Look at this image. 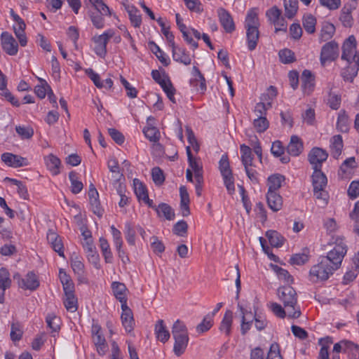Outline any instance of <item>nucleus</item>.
I'll return each instance as SVG.
<instances>
[{
    "label": "nucleus",
    "instance_id": "nucleus-1",
    "mask_svg": "<svg viewBox=\"0 0 359 359\" xmlns=\"http://www.w3.org/2000/svg\"><path fill=\"white\" fill-rule=\"evenodd\" d=\"M278 296L287 311L288 317L297 318L301 315L300 309L297 306V294L290 285L282 286L278 289Z\"/></svg>",
    "mask_w": 359,
    "mask_h": 359
},
{
    "label": "nucleus",
    "instance_id": "nucleus-2",
    "mask_svg": "<svg viewBox=\"0 0 359 359\" xmlns=\"http://www.w3.org/2000/svg\"><path fill=\"white\" fill-rule=\"evenodd\" d=\"M244 26L246 29L248 48L252 51L256 48L259 37V22L256 8H252L248 11Z\"/></svg>",
    "mask_w": 359,
    "mask_h": 359
},
{
    "label": "nucleus",
    "instance_id": "nucleus-3",
    "mask_svg": "<svg viewBox=\"0 0 359 359\" xmlns=\"http://www.w3.org/2000/svg\"><path fill=\"white\" fill-rule=\"evenodd\" d=\"M172 334L175 340L173 352L176 356L180 357L185 352L189 344L187 327L182 321L177 320L172 327Z\"/></svg>",
    "mask_w": 359,
    "mask_h": 359
},
{
    "label": "nucleus",
    "instance_id": "nucleus-4",
    "mask_svg": "<svg viewBox=\"0 0 359 359\" xmlns=\"http://www.w3.org/2000/svg\"><path fill=\"white\" fill-rule=\"evenodd\" d=\"M337 269L329 263L328 259L320 256L318 262L313 265L309 271L310 280L313 283L326 280Z\"/></svg>",
    "mask_w": 359,
    "mask_h": 359
},
{
    "label": "nucleus",
    "instance_id": "nucleus-5",
    "mask_svg": "<svg viewBox=\"0 0 359 359\" xmlns=\"http://www.w3.org/2000/svg\"><path fill=\"white\" fill-rule=\"evenodd\" d=\"M311 177L314 196L318 199H323L325 203L327 204V193L325 191L327 183L326 175L322 172L321 169H316L313 170Z\"/></svg>",
    "mask_w": 359,
    "mask_h": 359
},
{
    "label": "nucleus",
    "instance_id": "nucleus-6",
    "mask_svg": "<svg viewBox=\"0 0 359 359\" xmlns=\"http://www.w3.org/2000/svg\"><path fill=\"white\" fill-rule=\"evenodd\" d=\"M332 337H326L319 339L318 344L321 346L318 359H330L329 345L332 344ZM346 344L344 341H339L334 345L333 354L332 359H340L339 353L342 351L343 346Z\"/></svg>",
    "mask_w": 359,
    "mask_h": 359
},
{
    "label": "nucleus",
    "instance_id": "nucleus-7",
    "mask_svg": "<svg viewBox=\"0 0 359 359\" xmlns=\"http://www.w3.org/2000/svg\"><path fill=\"white\" fill-rule=\"evenodd\" d=\"M219 168L223 177L224 185L230 194L235 191L234 179L230 168L229 158L226 155H222L219 162Z\"/></svg>",
    "mask_w": 359,
    "mask_h": 359
},
{
    "label": "nucleus",
    "instance_id": "nucleus-8",
    "mask_svg": "<svg viewBox=\"0 0 359 359\" xmlns=\"http://www.w3.org/2000/svg\"><path fill=\"white\" fill-rule=\"evenodd\" d=\"M114 36L111 29L106 30L102 34L95 36L92 40L95 43L94 51L100 57L104 58L107 55V45L110 39Z\"/></svg>",
    "mask_w": 359,
    "mask_h": 359
},
{
    "label": "nucleus",
    "instance_id": "nucleus-9",
    "mask_svg": "<svg viewBox=\"0 0 359 359\" xmlns=\"http://www.w3.org/2000/svg\"><path fill=\"white\" fill-rule=\"evenodd\" d=\"M347 251L346 245L341 241L337 243L326 256H322L323 258H327L329 263L331 264L335 269H338L341 264L342 259Z\"/></svg>",
    "mask_w": 359,
    "mask_h": 359
},
{
    "label": "nucleus",
    "instance_id": "nucleus-10",
    "mask_svg": "<svg viewBox=\"0 0 359 359\" xmlns=\"http://www.w3.org/2000/svg\"><path fill=\"white\" fill-rule=\"evenodd\" d=\"M328 157L327 152L319 147L313 148L309 155L308 160L313 170L321 169L322 164Z\"/></svg>",
    "mask_w": 359,
    "mask_h": 359
},
{
    "label": "nucleus",
    "instance_id": "nucleus-11",
    "mask_svg": "<svg viewBox=\"0 0 359 359\" xmlns=\"http://www.w3.org/2000/svg\"><path fill=\"white\" fill-rule=\"evenodd\" d=\"M356 45L357 42L355 36L353 35L349 36L342 46L341 59L346 60L349 63L354 61V55L358 53L356 51Z\"/></svg>",
    "mask_w": 359,
    "mask_h": 359
},
{
    "label": "nucleus",
    "instance_id": "nucleus-12",
    "mask_svg": "<svg viewBox=\"0 0 359 359\" xmlns=\"http://www.w3.org/2000/svg\"><path fill=\"white\" fill-rule=\"evenodd\" d=\"M1 47L9 55H15L18 51V44L13 36L7 32L1 35Z\"/></svg>",
    "mask_w": 359,
    "mask_h": 359
},
{
    "label": "nucleus",
    "instance_id": "nucleus-13",
    "mask_svg": "<svg viewBox=\"0 0 359 359\" xmlns=\"http://www.w3.org/2000/svg\"><path fill=\"white\" fill-rule=\"evenodd\" d=\"M339 46L334 41L326 43L321 49L320 61L324 63L325 61L333 60L338 55Z\"/></svg>",
    "mask_w": 359,
    "mask_h": 359
},
{
    "label": "nucleus",
    "instance_id": "nucleus-14",
    "mask_svg": "<svg viewBox=\"0 0 359 359\" xmlns=\"http://www.w3.org/2000/svg\"><path fill=\"white\" fill-rule=\"evenodd\" d=\"M18 279V285L24 290H35L39 286V281L33 272H29L24 278L20 275H15L14 279Z\"/></svg>",
    "mask_w": 359,
    "mask_h": 359
},
{
    "label": "nucleus",
    "instance_id": "nucleus-15",
    "mask_svg": "<svg viewBox=\"0 0 359 359\" xmlns=\"http://www.w3.org/2000/svg\"><path fill=\"white\" fill-rule=\"evenodd\" d=\"M217 14L219 17L221 25L227 33H231L235 30V24L232 16L226 9L219 8L217 10Z\"/></svg>",
    "mask_w": 359,
    "mask_h": 359
},
{
    "label": "nucleus",
    "instance_id": "nucleus-16",
    "mask_svg": "<svg viewBox=\"0 0 359 359\" xmlns=\"http://www.w3.org/2000/svg\"><path fill=\"white\" fill-rule=\"evenodd\" d=\"M1 160L7 165L13 168H20L29 164L26 158L11 153H4L1 155Z\"/></svg>",
    "mask_w": 359,
    "mask_h": 359
},
{
    "label": "nucleus",
    "instance_id": "nucleus-17",
    "mask_svg": "<svg viewBox=\"0 0 359 359\" xmlns=\"http://www.w3.org/2000/svg\"><path fill=\"white\" fill-rule=\"evenodd\" d=\"M187 154L188 158V163L189 167L194 172L195 179H202L203 176V165L200 159L195 158L191 153L190 146H187L186 148Z\"/></svg>",
    "mask_w": 359,
    "mask_h": 359
},
{
    "label": "nucleus",
    "instance_id": "nucleus-18",
    "mask_svg": "<svg viewBox=\"0 0 359 359\" xmlns=\"http://www.w3.org/2000/svg\"><path fill=\"white\" fill-rule=\"evenodd\" d=\"M121 309L122 313L121 318L123 326L126 332H130L133 330L135 325L133 312L128 305L125 304L121 305Z\"/></svg>",
    "mask_w": 359,
    "mask_h": 359
},
{
    "label": "nucleus",
    "instance_id": "nucleus-19",
    "mask_svg": "<svg viewBox=\"0 0 359 359\" xmlns=\"http://www.w3.org/2000/svg\"><path fill=\"white\" fill-rule=\"evenodd\" d=\"M44 162L47 169L53 175L55 176L60 173L62 163L57 156L53 154H50L44 157Z\"/></svg>",
    "mask_w": 359,
    "mask_h": 359
},
{
    "label": "nucleus",
    "instance_id": "nucleus-20",
    "mask_svg": "<svg viewBox=\"0 0 359 359\" xmlns=\"http://www.w3.org/2000/svg\"><path fill=\"white\" fill-rule=\"evenodd\" d=\"M302 87L304 93L309 95L314 89L315 76L310 70L305 69L302 74Z\"/></svg>",
    "mask_w": 359,
    "mask_h": 359
},
{
    "label": "nucleus",
    "instance_id": "nucleus-21",
    "mask_svg": "<svg viewBox=\"0 0 359 359\" xmlns=\"http://www.w3.org/2000/svg\"><path fill=\"white\" fill-rule=\"evenodd\" d=\"M11 285L10 273L8 271L2 267L0 269V304L4 302L5 291Z\"/></svg>",
    "mask_w": 359,
    "mask_h": 359
},
{
    "label": "nucleus",
    "instance_id": "nucleus-22",
    "mask_svg": "<svg viewBox=\"0 0 359 359\" xmlns=\"http://www.w3.org/2000/svg\"><path fill=\"white\" fill-rule=\"evenodd\" d=\"M47 239L59 256L65 257L64 246L61 238L56 233L50 231L47 234Z\"/></svg>",
    "mask_w": 359,
    "mask_h": 359
},
{
    "label": "nucleus",
    "instance_id": "nucleus-23",
    "mask_svg": "<svg viewBox=\"0 0 359 359\" xmlns=\"http://www.w3.org/2000/svg\"><path fill=\"white\" fill-rule=\"evenodd\" d=\"M170 47L172 48V57L174 60L185 65L191 64V59L184 48L176 46L175 43H174V46Z\"/></svg>",
    "mask_w": 359,
    "mask_h": 359
},
{
    "label": "nucleus",
    "instance_id": "nucleus-24",
    "mask_svg": "<svg viewBox=\"0 0 359 359\" xmlns=\"http://www.w3.org/2000/svg\"><path fill=\"white\" fill-rule=\"evenodd\" d=\"M154 333L156 339L163 343L168 341L170 337V334L163 320H158L156 323Z\"/></svg>",
    "mask_w": 359,
    "mask_h": 359
},
{
    "label": "nucleus",
    "instance_id": "nucleus-25",
    "mask_svg": "<svg viewBox=\"0 0 359 359\" xmlns=\"http://www.w3.org/2000/svg\"><path fill=\"white\" fill-rule=\"evenodd\" d=\"M111 289L115 297L123 304H127L126 292L128 291L125 284L120 282H113L111 283Z\"/></svg>",
    "mask_w": 359,
    "mask_h": 359
},
{
    "label": "nucleus",
    "instance_id": "nucleus-26",
    "mask_svg": "<svg viewBox=\"0 0 359 359\" xmlns=\"http://www.w3.org/2000/svg\"><path fill=\"white\" fill-rule=\"evenodd\" d=\"M304 146L300 138L297 135H292L287 145V151L292 156H298L303 151Z\"/></svg>",
    "mask_w": 359,
    "mask_h": 359
},
{
    "label": "nucleus",
    "instance_id": "nucleus-27",
    "mask_svg": "<svg viewBox=\"0 0 359 359\" xmlns=\"http://www.w3.org/2000/svg\"><path fill=\"white\" fill-rule=\"evenodd\" d=\"M266 201L269 208L274 212L280 210L283 206L282 197L278 192H267Z\"/></svg>",
    "mask_w": 359,
    "mask_h": 359
},
{
    "label": "nucleus",
    "instance_id": "nucleus-28",
    "mask_svg": "<svg viewBox=\"0 0 359 359\" xmlns=\"http://www.w3.org/2000/svg\"><path fill=\"white\" fill-rule=\"evenodd\" d=\"M330 152L333 158L337 159L341 154L343 149L342 137L340 135H334L331 139Z\"/></svg>",
    "mask_w": 359,
    "mask_h": 359
},
{
    "label": "nucleus",
    "instance_id": "nucleus-29",
    "mask_svg": "<svg viewBox=\"0 0 359 359\" xmlns=\"http://www.w3.org/2000/svg\"><path fill=\"white\" fill-rule=\"evenodd\" d=\"M285 181V177L280 174H273L268 177V192H277Z\"/></svg>",
    "mask_w": 359,
    "mask_h": 359
},
{
    "label": "nucleus",
    "instance_id": "nucleus-30",
    "mask_svg": "<svg viewBox=\"0 0 359 359\" xmlns=\"http://www.w3.org/2000/svg\"><path fill=\"white\" fill-rule=\"evenodd\" d=\"M272 154L276 157H280V160L283 163H287L290 162V157L288 156H283L284 154L285 148L282 142L276 140L273 142L271 149Z\"/></svg>",
    "mask_w": 359,
    "mask_h": 359
},
{
    "label": "nucleus",
    "instance_id": "nucleus-31",
    "mask_svg": "<svg viewBox=\"0 0 359 359\" xmlns=\"http://www.w3.org/2000/svg\"><path fill=\"white\" fill-rule=\"evenodd\" d=\"M241 159L243 166L254 165V156L250 147L245 144H241L240 147Z\"/></svg>",
    "mask_w": 359,
    "mask_h": 359
},
{
    "label": "nucleus",
    "instance_id": "nucleus-32",
    "mask_svg": "<svg viewBox=\"0 0 359 359\" xmlns=\"http://www.w3.org/2000/svg\"><path fill=\"white\" fill-rule=\"evenodd\" d=\"M126 8L132 25L135 27H140L142 24V16L140 11L134 6H128Z\"/></svg>",
    "mask_w": 359,
    "mask_h": 359
},
{
    "label": "nucleus",
    "instance_id": "nucleus-33",
    "mask_svg": "<svg viewBox=\"0 0 359 359\" xmlns=\"http://www.w3.org/2000/svg\"><path fill=\"white\" fill-rule=\"evenodd\" d=\"M69 179L71 182L72 193L74 194L80 193L83 188V184L82 182L79 180V173L75 171H71L69 173Z\"/></svg>",
    "mask_w": 359,
    "mask_h": 359
},
{
    "label": "nucleus",
    "instance_id": "nucleus-34",
    "mask_svg": "<svg viewBox=\"0 0 359 359\" xmlns=\"http://www.w3.org/2000/svg\"><path fill=\"white\" fill-rule=\"evenodd\" d=\"M232 322L233 312L230 310H228L225 312L219 326L220 331L224 332L226 336H229L231 334Z\"/></svg>",
    "mask_w": 359,
    "mask_h": 359
},
{
    "label": "nucleus",
    "instance_id": "nucleus-35",
    "mask_svg": "<svg viewBox=\"0 0 359 359\" xmlns=\"http://www.w3.org/2000/svg\"><path fill=\"white\" fill-rule=\"evenodd\" d=\"M156 213L159 217L163 216L168 220L174 219L175 216L172 207L165 203H161L158 205Z\"/></svg>",
    "mask_w": 359,
    "mask_h": 359
},
{
    "label": "nucleus",
    "instance_id": "nucleus-36",
    "mask_svg": "<svg viewBox=\"0 0 359 359\" xmlns=\"http://www.w3.org/2000/svg\"><path fill=\"white\" fill-rule=\"evenodd\" d=\"M269 243L275 248L281 247L283 245L284 238L276 231L270 230L266 233Z\"/></svg>",
    "mask_w": 359,
    "mask_h": 359
},
{
    "label": "nucleus",
    "instance_id": "nucleus-37",
    "mask_svg": "<svg viewBox=\"0 0 359 359\" xmlns=\"http://www.w3.org/2000/svg\"><path fill=\"white\" fill-rule=\"evenodd\" d=\"M285 15L292 19L297 13L298 10L297 0H284Z\"/></svg>",
    "mask_w": 359,
    "mask_h": 359
},
{
    "label": "nucleus",
    "instance_id": "nucleus-38",
    "mask_svg": "<svg viewBox=\"0 0 359 359\" xmlns=\"http://www.w3.org/2000/svg\"><path fill=\"white\" fill-rule=\"evenodd\" d=\"M71 266L76 275H82L85 271L84 264L77 254L73 253L71 257Z\"/></svg>",
    "mask_w": 359,
    "mask_h": 359
},
{
    "label": "nucleus",
    "instance_id": "nucleus-39",
    "mask_svg": "<svg viewBox=\"0 0 359 359\" xmlns=\"http://www.w3.org/2000/svg\"><path fill=\"white\" fill-rule=\"evenodd\" d=\"M89 16L93 25L97 29H102L104 27V20L103 16H105L101 11L95 10V11H89ZM106 16H107L106 15Z\"/></svg>",
    "mask_w": 359,
    "mask_h": 359
},
{
    "label": "nucleus",
    "instance_id": "nucleus-40",
    "mask_svg": "<svg viewBox=\"0 0 359 359\" xmlns=\"http://www.w3.org/2000/svg\"><path fill=\"white\" fill-rule=\"evenodd\" d=\"M88 197L92 211L97 217H101L103 215L104 210L100 205L99 194L97 195L93 194V196L88 195Z\"/></svg>",
    "mask_w": 359,
    "mask_h": 359
},
{
    "label": "nucleus",
    "instance_id": "nucleus-41",
    "mask_svg": "<svg viewBox=\"0 0 359 359\" xmlns=\"http://www.w3.org/2000/svg\"><path fill=\"white\" fill-rule=\"evenodd\" d=\"M335 32V27L329 22L323 25L320 31V40L321 41H327L330 39Z\"/></svg>",
    "mask_w": 359,
    "mask_h": 359
},
{
    "label": "nucleus",
    "instance_id": "nucleus-42",
    "mask_svg": "<svg viewBox=\"0 0 359 359\" xmlns=\"http://www.w3.org/2000/svg\"><path fill=\"white\" fill-rule=\"evenodd\" d=\"M156 21L161 28V32L166 38L170 46H174L175 36L173 34L170 32V26H166L162 18H158Z\"/></svg>",
    "mask_w": 359,
    "mask_h": 359
},
{
    "label": "nucleus",
    "instance_id": "nucleus-43",
    "mask_svg": "<svg viewBox=\"0 0 359 359\" xmlns=\"http://www.w3.org/2000/svg\"><path fill=\"white\" fill-rule=\"evenodd\" d=\"M23 335L22 326L19 322H13L11 326V339L13 341H20Z\"/></svg>",
    "mask_w": 359,
    "mask_h": 359
},
{
    "label": "nucleus",
    "instance_id": "nucleus-44",
    "mask_svg": "<svg viewBox=\"0 0 359 359\" xmlns=\"http://www.w3.org/2000/svg\"><path fill=\"white\" fill-rule=\"evenodd\" d=\"M352 8L351 6L345 5L341 11L340 20L344 26L350 27L353 23V18L351 15Z\"/></svg>",
    "mask_w": 359,
    "mask_h": 359
},
{
    "label": "nucleus",
    "instance_id": "nucleus-45",
    "mask_svg": "<svg viewBox=\"0 0 359 359\" xmlns=\"http://www.w3.org/2000/svg\"><path fill=\"white\" fill-rule=\"evenodd\" d=\"M145 137L151 142H157L160 138V132L156 127L148 126L143 129Z\"/></svg>",
    "mask_w": 359,
    "mask_h": 359
},
{
    "label": "nucleus",
    "instance_id": "nucleus-46",
    "mask_svg": "<svg viewBox=\"0 0 359 359\" xmlns=\"http://www.w3.org/2000/svg\"><path fill=\"white\" fill-rule=\"evenodd\" d=\"M337 127L342 133H346L348 130V118L344 110H341L338 115Z\"/></svg>",
    "mask_w": 359,
    "mask_h": 359
},
{
    "label": "nucleus",
    "instance_id": "nucleus-47",
    "mask_svg": "<svg viewBox=\"0 0 359 359\" xmlns=\"http://www.w3.org/2000/svg\"><path fill=\"white\" fill-rule=\"evenodd\" d=\"M135 193L139 200L148 199V193L146 187L139 180L133 181Z\"/></svg>",
    "mask_w": 359,
    "mask_h": 359
},
{
    "label": "nucleus",
    "instance_id": "nucleus-48",
    "mask_svg": "<svg viewBox=\"0 0 359 359\" xmlns=\"http://www.w3.org/2000/svg\"><path fill=\"white\" fill-rule=\"evenodd\" d=\"M316 19L312 15H307L303 18V27L306 32L313 34L316 31Z\"/></svg>",
    "mask_w": 359,
    "mask_h": 359
},
{
    "label": "nucleus",
    "instance_id": "nucleus-49",
    "mask_svg": "<svg viewBox=\"0 0 359 359\" xmlns=\"http://www.w3.org/2000/svg\"><path fill=\"white\" fill-rule=\"evenodd\" d=\"M253 126L257 133H262L268 129L269 122L266 116H257L253 121Z\"/></svg>",
    "mask_w": 359,
    "mask_h": 359
},
{
    "label": "nucleus",
    "instance_id": "nucleus-50",
    "mask_svg": "<svg viewBox=\"0 0 359 359\" xmlns=\"http://www.w3.org/2000/svg\"><path fill=\"white\" fill-rule=\"evenodd\" d=\"M272 268L280 280L285 281L287 284L292 283L293 278L287 270L277 265H272Z\"/></svg>",
    "mask_w": 359,
    "mask_h": 359
},
{
    "label": "nucleus",
    "instance_id": "nucleus-51",
    "mask_svg": "<svg viewBox=\"0 0 359 359\" xmlns=\"http://www.w3.org/2000/svg\"><path fill=\"white\" fill-rule=\"evenodd\" d=\"M213 325V319L211 315H206L202 322L196 327L198 333H203L208 331Z\"/></svg>",
    "mask_w": 359,
    "mask_h": 359
},
{
    "label": "nucleus",
    "instance_id": "nucleus-52",
    "mask_svg": "<svg viewBox=\"0 0 359 359\" xmlns=\"http://www.w3.org/2000/svg\"><path fill=\"white\" fill-rule=\"evenodd\" d=\"M92 337L94 344L106 341L102 332V328L97 323H93L91 328Z\"/></svg>",
    "mask_w": 359,
    "mask_h": 359
},
{
    "label": "nucleus",
    "instance_id": "nucleus-53",
    "mask_svg": "<svg viewBox=\"0 0 359 359\" xmlns=\"http://www.w3.org/2000/svg\"><path fill=\"white\" fill-rule=\"evenodd\" d=\"M11 183L17 187L18 193L20 198L25 200L29 198V194L26 186L21 182L15 179L6 178Z\"/></svg>",
    "mask_w": 359,
    "mask_h": 359
},
{
    "label": "nucleus",
    "instance_id": "nucleus-54",
    "mask_svg": "<svg viewBox=\"0 0 359 359\" xmlns=\"http://www.w3.org/2000/svg\"><path fill=\"white\" fill-rule=\"evenodd\" d=\"M63 303L68 311L75 312L78 309L77 298L75 294L65 296Z\"/></svg>",
    "mask_w": 359,
    "mask_h": 359
},
{
    "label": "nucleus",
    "instance_id": "nucleus-55",
    "mask_svg": "<svg viewBox=\"0 0 359 359\" xmlns=\"http://www.w3.org/2000/svg\"><path fill=\"white\" fill-rule=\"evenodd\" d=\"M149 44L153 46L151 48V50L156 55V56L158 57L160 62L164 66H168L170 64V60L165 57L163 51L161 50L159 46L157 44H156L154 41L150 42Z\"/></svg>",
    "mask_w": 359,
    "mask_h": 359
},
{
    "label": "nucleus",
    "instance_id": "nucleus-56",
    "mask_svg": "<svg viewBox=\"0 0 359 359\" xmlns=\"http://www.w3.org/2000/svg\"><path fill=\"white\" fill-rule=\"evenodd\" d=\"M41 85H38L35 87L34 92L36 95L42 99L44 98L46 95L48 90H51L50 86L48 83L43 79H39Z\"/></svg>",
    "mask_w": 359,
    "mask_h": 359
},
{
    "label": "nucleus",
    "instance_id": "nucleus-57",
    "mask_svg": "<svg viewBox=\"0 0 359 359\" xmlns=\"http://www.w3.org/2000/svg\"><path fill=\"white\" fill-rule=\"evenodd\" d=\"M280 60L284 64L292 63L295 61L294 53L290 49L280 50L278 53Z\"/></svg>",
    "mask_w": 359,
    "mask_h": 359
},
{
    "label": "nucleus",
    "instance_id": "nucleus-58",
    "mask_svg": "<svg viewBox=\"0 0 359 359\" xmlns=\"http://www.w3.org/2000/svg\"><path fill=\"white\" fill-rule=\"evenodd\" d=\"M188 224L184 220L177 222L172 228V232L179 236H185L187 233Z\"/></svg>",
    "mask_w": 359,
    "mask_h": 359
},
{
    "label": "nucleus",
    "instance_id": "nucleus-59",
    "mask_svg": "<svg viewBox=\"0 0 359 359\" xmlns=\"http://www.w3.org/2000/svg\"><path fill=\"white\" fill-rule=\"evenodd\" d=\"M95 10L101 11L104 15L111 16V13L109 7L102 0H88Z\"/></svg>",
    "mask_w": 359,
    "mask_h": 359
},
{
    "label": "nucleus",
    "instance_id": "nucleus-60",
    "mask_svg": "<svg viewBox=\"0 0 359 359\" xmlns=\"http://www.w3.org/2000/svg\"><path fill=\"white\" fill-rule=\"evenodd\" d=\"M266 359H283L278 343L274 342L271 344Z\"/></svg>",
    "mask_w": 359,
    "mask_h": 359
},
{
    "label": "nucleus",
    "instance_id": "nucleus-61",
    "mask_svg": "<svg viewBox=\"0 0 359 359\" xmlns=\"http://www.w3.org/2000/svg\"><path fill=\"white\" fill-rule=\"evenodd\" d=\"M120 81L124 86L127 95L130 98H135L137 95V90L135 88L133 87L130 83L122 76H120Z\"/></svg>",
    "mask_w": 359,
    "mask_h": 359
},
{
    "label": "nucleus",
    "instance_id": "nucleus-62",
    "mask_svg": "<svg viewBox=\"0 0 359 359\" xmlns=\"http://www.w3.org/2000/svg\"><path fill=\"white\" fill-rule=\"evenodd\" d=\"M16 133L22 139H29L34 135V130L32 128L18 126L15 127Z\"/></svg>",
    "mask_w": 359,
    "mask_h": 359
},
{
    "label": "nucleus",
    "instance_id": "nucleus-63",
    "mask_svg": "<svg viewBox=\"0 0 359 359\" xmlns=\"http://www.w3.org/2000/svg\"><path fill=\"white\" fill-rule=\"evenodd\" d=\"M151 175L154 182L157 185L162 184L165 181L163 172L158 167H155L152 169Z\"/></svg>",
    "mask_w": 359,
    "mask_h": 359
},
{
    "label": "nucleus",
    "instance_id": "nucleus-64",
    "mask_svg": "<svg viewBox=\"0 0 359 359\" xmlns=\"http://www.w3.org/2000/svg\"><path fill=\"white\" fill-rule=\"evenodd\" d=\"M341 101V99L340 95L330 93L327 100V104L332 109H338L340 107Z\"/></svg>",
    "mask_w": 359,
    "mask_h": 359
}]
</instances>
